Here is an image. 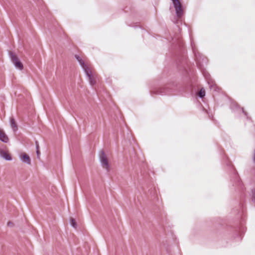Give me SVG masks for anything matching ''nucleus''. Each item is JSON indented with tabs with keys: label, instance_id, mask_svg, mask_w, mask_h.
I'll return each mask as SVG.
<instances>
[{
	"label": "nucleus",
	"instance_id": "f03ea898",
	"mask_svg": "<svg viewBox=\"0 0 255 255\" xmlns=\"http://www.w3.org/2000/svg\"><path fill=\"white\" fill-rule=\"evenodd\" d=\"M9 55L11 60L15 67L19 70H22L23 69V65L16 55L11 52H10Z\"/></svg>",
	"mask_w": 255,
	"mask_h": 255
},
{
	"label": "nucleus",
	"instance_id": "39448f33",
	"mask_svg": "<svg viewBox=\"0 0 255 255\" xmlns=\"http://www.w3.org/2000/svg\"><path fill=\"white\" fill-rule=\"evenodd\" d=\"M19 158L22 162L25 163L28 165L31 164V159L26 153L23 152L21 153L19 155Z\"/></svg>",
	"mask_w": 255,
	"mask_h": 255
},
{
	"label": "nucleus",
	"instance_id": "1a4fd4ad",
	"mask_svg": "<svg viewBox=\"0 0 255 255\" xmlns=\"http://www.w3.org/2000/svg\"><path fill=\"white\" fill-rule=\"evenodd\" d=\"M205 91L204 89H201L200 90V91H199V96L201 97V98H203L205 96Z\"/></svg>",
	"mask_w": 255,
	"mask_h": 255
},
{
	"label": "nucleus",
	"instance_id": "6e6552de",
	"mask_svg": "<svg viewBox=\"0 0 255 255\" xmlns=\"http://www.w3.org/2000/svg\"><path fill=\"white\" fill-rule=\"evenodd\" d=\"M10 125L12 130L15 131L17 129L16 124L13 118H11L10 119Z\"/></svg>",
	"mask_w": 255,
	"mask_h": 255
},
{
	"label": "nucleus",
	"instance_id": "0eeeda50",
	"mask_svg": "<svg viewBox=\"0 0 255 255\" xmlns=\"http://www.w3.org/2000/svg\"><path fill=\"white\" fill-rule=\"evenodd\" d=\"M0 140L4 142H7L8 141V137L6 135L5 132L0 129Z\"/></svg>",
	"mask_w": 255,
	"mask_h": 255
},
{
	"label": "nucleus",
	"instance_id": "f8f14e48",
	"mask_svg": "<svg viewBox=\"0 0 255 255\" xmlns=\"http://www.w3.org/2000/svg\"><path fill=\"white\" fill-rule=\"evenodd\" d=\"M35 144H36V150H39V145H38V143L37 141L35 142Z\"/></svg>",
	"mask_w": 255,
	"mask_h": 255
},
{
	"label": "nucleus",
	"instance_id": "423d86ee",
	"mask_svg": "<svg viewBox=\"0 0 255 255\" xmlns=\"http://www.w3.org/2000/svg\"><path fill=\"white\" fill-rule=\"evenodd\" d=\"M0 155L1 157L3 158L6 160H11V158L10 155L6 151L0 149Z\"/></svg>",
	"mask_w": 255,
	"mask_h": 255
},
{
	"label": "nucleus",
	"instance_id": "f257e3e1",
	"mask_svg": "<svg viewBox=\"0 0 255 255\" xmlns=\"http://www.w3.org/2000/svg\"><path fill=\"white\" fill-rule=\"evenodd\" d=\"M75 58L78 61L80 65L84 70L89 81L91 85H94L96 83L97 74L91 64L85 62L79 56L75 55Z\"/></svg>",
	"mask_w": 255,
	"mask_h": 255
},
{
	"label": "nucleus",
	"instance_id": "9b49d317",
	"mask_svg": "<svg viewBox=\"0 0 255 255\" xmlns=\"http://www.w3.org/2000/svg\"><path fill=\"white\" fill-rule=\"evenodd\" d=\"M40 154V153L39 150H36V154L38 158H39Z\"/></svg>",
	"mask_w": 255,
	"mask_h": 255
},
{
	"label": "nucleus",
	"instance_id": "9d476101",
	"mask_svg": "<svg viewBox=\"0 0 255 255\" xmlns=\"http://www.w3.org/2000/svg\"><path fill=\"white\" fill-rule=\"evenodd\" d=\"M70 223H71V225L75 228H76V223L75 221V220L73 218H71L70 219Z\"/></svg>",
	"mask_w": 255,
	"mask_h": 255
},
{
	"label": "nucleus",
	"instance_id": "20e7f679",
	"mask_svg": "<svg viewBox=\"0 0 255 255\" xmlns=\"http://www.w3.org/2000/svg\"><path fill=\"white\" fill-rule=\"evenodd\" d=\"M175 8L176 12L178 17H180L183 13L181 2L179 0H172Z\"/></svg>",
	"mask_w": 255,
	"mask_h": 255
},
{
	"label": "nucleus",
	"instance_id": "ddd939ff",
	"mask_svg": "<svg viewBox=\"0 0 255 255\" xmlns=\"http://www.w3.org/2000/svg\"><path fill=\"white\" fill-rule=\"evenodd\" d=\"M7 225L8 226H12V224L11 223H10V222H9V223H8Z\"/></svg>",
	"mask_w": 255,
	"mask_h": 255
},
{
	"label": "nucleus",
	"instance_id": "7ed1b4c3",
	"mask_svg": "<svg viewBox=\"0 0 255 255\" xmlns=\"http://www.w3.org/2000/svg\"><path fill=\"white\" fill-rule=\"evenodd\" d=\"M100 159L103 167L106 169L108 171H109V165L107 157L103 151L100 152Z\"/></svg>",
	"mask_w": 255,
	"mask_h": 255
}]
</instances>
